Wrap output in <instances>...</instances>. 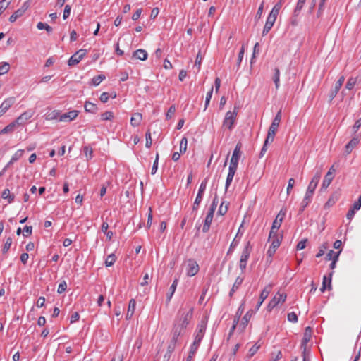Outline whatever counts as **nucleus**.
Here are the masks:
<instances>
[{"instance_id": "nucleus-1", "label": "nucleus", "mask_w": 361, "mask_h": 361, "mask_svg": "<svg viewBox=\"0 0 361 361\" xmlns=\"http://www.w3.org/2000/svg\"><path fill=\"white\" fill-rule=\"evenodd\" d=\"M192 312L193 308H190V310L187 312H183L180 314V317L175 320L172 329V333H176V334L180 336L189 324V321L192 317Z\"/></svg>"}, {"instance_id": "nucleus-2", "label": "nucleus", "mask_w": 361, "mask_h": 361, "mask_svg": "<svg viewBox=\"0 0 361 361\" xmlns=\"http://www.w3.org/2000/svg\"><path fill=\"white\" fill-rule=\"evenodd\" d=\"M207 326L205 324L202 323L198 325L197 330L195 334V340L190 348V357H192L196 351L197 350L200 343L204 337V332L206 331Z\"/></svg>"}, {"instance_id": "nucleus-3", "label": "nucleus", "mask_w": 361, "mask_h": 361, "mask_svg": "<svg viewBox=\"0 0 361 361\" xmlns=\"http://www.w3.org/2000/svg\"><path fill=\"white\" fill-rule=\"evenodd\" d=\"M238 107L235 106L233 111H228L226 113L224 119L223 121L222 127L232 130L235 122L238 115Z\"/></svg>"}, {"instance_id": "nucleus-4", "label": "nucleus", "mask_w": 361, "mask_h": 361, "mask_svg": "<svg viewBox=\"0 0 361 361\" xmlns=\"http://www.w3.org/2000/svg\"><path fill=\"white\" fill-rule=\"evenodd\" d=\"M207 179L203 180L199 187L198 192L193 203L192 210L196 211L198 209L199 205L201 203L203 197V195L207 188Z\"/></svg>"}, {"instance_id": "nucleus-5", "label": "nucleus", "mask_w": 361, "mask_h": 361, "mask_svg": "<svg viewBox=\"0 0 361 361\" xmlns=\"http://www.w3.org/2000/svg\"><path fill=\"white\" fill-rule=\"evenodd\" d=\"M286 215V211H283L282 209L277 214L276 219L273 221L271 230H270V237L274 236L275 233H278L279 228L281 227V223L283 220V218Z\"/></svg>"}, {"instance_id": "nucleus-6", "label": "nucleus", "mask_w": 361, "mask_h": 361, "mask_svg": "<svg viewBox=\"0 0 361 361\" xmlns=\"http://www.w3.org/2000/svg\"><path fill=\"white\" fill-rule=\"evenodd\" d=\"M87 54V49H81L78 50L70 57L68 61V65L72 66L78 64Z\"/></svg>"}, {"instance_id": "nucleus-7", "label": "nucleus", "mask_w": 361, "mask_h": 361, "mask_svg": "<svg viewBox=\"0 0 361 361\" xmlns=\"http://www.w3.org/2000/svg\"><path fill=\"white\" fill-rule=\"evenodd\" d=\"M286 294L277 293L274 297L269 301L267 309L269 311H271L274 309L278 304L281 302H284L286 299Z\"/></svg>"}, {"instance_id": "nucleus-8", "label": "nucleus", "mask_w": 361, "mask_h": 361, "mask_svg": "<svg viewBox=\"0 0 361 361\" xmlns=\"http://www.w3.org/2000/svg\"><path fill=\"white\" fill-rule=\"evenodd\" d=\"M240 149H241V144L238 143L233 150L231 162H230V166H233L235 168H238V161L240 157Z\"/></svg>"}, {"instance_id": "nucleus-9", "label": "nucleus", "mask_w": 361, "mask_h": 361, "mask_svg": "<svg viewBox=\"0 0 361 361\" xmlns=\"http://www.w3.org/2000/svg\"><path fill=\"white\" fill-rule=\"evenodd\" d=\"M320 178H321V172L318 171L315 173V175L312 178V180L309 183L306 192H307L310 195H313L314 192V190L318 185V183L320 180Z\"/></svg>"}, {"instance_id": "nucleus-10", "label": "nucleus", "mask_w": 361, "mask_h": 361, "mask_svg": "<svg viewBox=\"0 0 361 361\" xmlns=\"http://www.w3.org/2000/svg\"><path fill=\"white\" fill-rule=\"evenodd\" d=\"M29 5L27 2H25L23 6L16 10L9 18V21L11 23L15 22L18 18L21 17L28 8Z\"/></svg>"}, {"instance_id": "nucleus-11", "label": "nucleus", "mask_w": 361, "mask_h": 361, "mask_svg": "<svg viewBox=\"0 0 361 361\" xmlns=\"http://www.w3.org/2000/svg\"><path fill=\"white\" fill-rule=\"evenodd\" d=\"M15 97H8L6 99L0 106V117L2 116L15 103Z\"/></svg>"}, {"instance_id": "nucleus-12", "label": "nucleus", "mask_w": 361, "mask_h": 361, "mask_svg": "<svg viewBox=\"0 0 361 361\" xmlns=\"http://www.w3.org/2000/svg\"><path fill=\"white\" fill-rule=\"evenodd\" d=\"M281 110H279L276 113L274 118L273 119V121H272V122L271 123V126H269V128L268 131L276 133V132L278 130V128H279V124L281 123Z\"/></svg>"}, {"instance_id": "nucleus-13", "label": "nucleus", "mask_w": 361, "mask_h": 361, "mask_svg": "<svg viewBox=\"0 0 361 361\" xmlns=\"http://www.w3.org/2000/svg\"><path fill=\"white\" fill-rule=\"evenodd\" d=\"M33 116V111L32 110H28L20 114L16 120L15 122L17 125H23L27 121L32 118Z\"/></svg>"}, {"instance_id": "nucleus-14", "label": "nucleus", "mask_w": 361, "mask_h": 361, "mask_svg": "<svg viewBox=\"0 0 361 361\" xmlns=\"http://www.w3.org/2000/svg\"><path fill=\"white\" fill-rule=\"evenodd\" d=\"M334 271H331L328 276H324L323 277V281L322 287L320 288V291L324 293L325 290L327 288L329 290L331 289V279L333 276Z\"/></svg>"}, {"instance_id": "nucleus-15", "label": "nucleus", "mask_w": 361, "mask_h": 361, "mask_svg": "<svg viewBox=\"0 0 361 361\" xmlns=\"http://www.w3.org/2000/svg\"><path fill=\"white\" fill-rule=\"evenodd\" d=\"M345 81L344 76H341L338 80L336 81L335 86L333 90H331L330 92V97L331 99H333L337 94V93L339 92L341 87H342L343 82Z\"/></svg>"}, {"instance_id": "nucleus-16", "label": "nucleus", "mask_w": 361, "mask_h": 361, "mask_svg": "<svg viewBox=\"0 0 361 361\" xmlns=\"http://www.w3.org/2000/svg\"><path fill=\"white\" fill-rule=\"evenodd\" d=\"M251 252H252V245H251L250 241H247L246 243V244L245 245V247L242 251L240 259L243 260L244 262H247Z\"/></svg>"}, {"instance_id": "nucleus-17", "label": "nucleus", "mask_w": 361, "mask_h": 361, "mask_svg": "<svg viewBox=\"0 0 361 361\" xmlns=\"http://www.w3.org/2000/svg\"><path fill=\"white\" fill-rule=\"evenodd\" d=\"M341 194L338 191H336L333 192L329 197V200L324 204V209H328L331 207H332L340 198Z\"/></svg>"}, {"instance_id": "nucleus-18", "label": "nucleus", "mask_w": 361, "mask_h": 361, "mask_svg": "<svg viewBox=\"0 0 361 361\" xmlns=\"http://www.w3.org/2000/svg\"><path fill=\"white\" fill-rule=\"evenodd\" d=\"M78 115V111L76 110L71 111L67 113L63 114L59 117L60 121H71L75 119Z\"/></svg>"}, {"instance_id": "nucleus-19", "label": "nucleus", "mask_w": 361, "mask_h": 361, "mask_svg": "<svg viewBox=\"0 0 361 361\" xmlns=\"http://www.w3.org/2000/svg\"><path fill=\"white\" fill-rule=\"evenodd\" d=\"M237 168L230 166L228 167V173L226 177V183H225V191L228 190V188L231 184V182L233 179L235 173L236 172Z\"/></svg>"}, {"instance_id": "nucleus-20", "label": "nucleus", "mask_w": 361, "mask_h": 361, "mask_svg": "<svg viewBox=\"0 0 361 361\" xmlns=\"http://www.w3.org/2000/svg\"><path fill=\"white\" fill-rule=\"evenodd\" d=\"M312 329L310 326H307L305 329V332L303 334V338L302 340L301 347L304 348V352L305 351L306 345L307 343L310 341L312 337Z\"/></svg>"}, {"instance_id": "nucleus-21", "label": "nucleus", "mask_w": 361, "mask_h": 361, "mask_svg": "<svg viewBox=\"0 0 361 361\" xmlns=\"http://www.w3.org/2000/svg\"><path fill=\"white\" fill-rule=\"evenodd\" d=\"M360 142L358 136L353 137L350 141L345 146V152L346 154L351 153L352 150L356 147Z\"/></svg>"}, {"instance_id": "nucleus-22", "label": "nucleus", "mask_w": 361, "mask_h": 361, "mask_svg": "<svg viewBox=\"0 0 361 361\" xmlns=\"http://www.w3.org/2000/svg\"><path fill=\"white\" fill-rule=\"evenodd\" d=\"M313 195H310L307 192H305V197L300 204V207L299 209V214H301L305 208L310 204L311 202Z\"/></svg>"}, {"instance_id": "nucleus-23", "label": "nucleus", "mask_w": 361, "mask_h": 361, "mask_svg": "<svg viewBox=\"0 0 361 361\" xmlns=\"http://www.w3.org/2000/svg\"><path fill=\"white\" fill-rule=\"evenodd\" d=\"M199 271V266L195 261L190 260L188 264V269L187 271V275L189 276H193L197 274Z\"/></svg>"}, {"instance_id": "nucleus-24", "label": "nucleus", "mask_w": 361, "mask_h": 361, "mask_svg": "<svg viewBox=\"0 0 361 361\" xmlns=\"http://www.w3.org/2000/svg\"><path fill=\"white\" fill-rule=\"evenodd\" d=\"M271 290V286L265 287L260 293L259 300L256 305V308L258 310L262 305L264 300L268 297Z\"/></svg>"}, {"instance_id": "nucleus-25", "label": "nucleus", "mask_w": 361, "mask_h": 361, "mask_svg": "<svg viewBox=\"0 0 361 361\" xmlns=\"http://www.w3.org/2000/svg\"><path fill=\"white\" fill-rule=\"evenodd\" d=\"M282 235H279L278 233H275V235L274 236L270 237V234L269 235V240L271 242V247H272L273 249H276L280 246L281 240H282Z\"/></svg>"}, {"instance_id": "nucleus-26", "label": "nucleus", "mask_w": 361, "mask_h": 361, "mask_svg": "<svg viewBox=\"0 0 361 361\" xmlns=\"http://www.w3.org/2000/svg\"><path fill=\"white\" fill-rule=\"evenodd\" d=\"M148 56L147 52L145 49H137L133 53V58L139 59L141 61L147 60Z\"/></svg>"}, {"instance_id": "nucleus-27", "label": "nucleus", "mask_w": 361, "mask_h": 361, "mask_svg": "<svg viewBox=\"0 0 361 361\" xmlns=\"http://www.w3.org/2000/svg\"><path fill=\"white\" fill-rule=\"evenodd\" d=\"M135 305H136V302H135V299H131L129 301L128 311H127V314L126 316V319L127 320H129L132 318V317L135 312Z\"/></svg>"}, {"instance_id": "nucleus-28", "label": "nucleus", "mask_w": 361, "mask_h": 361, "mask_svg": "<svg viewBox=\"0 0 361 361\" xmlns=\"http://www.w3.org/2000/svg\"><path fill=\"white\" fill-rule=\"evenodd\" d=\"M178 279H175L169 288V292L166 294V303H169L178 286Z\"/></svg>"}, {"instance_id": "nucleus-29", "label": "nucleus", "mask_w": 361, "mask_h": 361, "mask_svg": "<svg viewBox=\"0 0 361 361\" xmlns=\"http://www.w3.org/2000/svg\"><path fill=\"white\" fill-rule=\"evenodd\" d=\"M214 215L210 214H207L206 218L204 221V224L202 226V232L207 233L210 228V226L212 224L213 220Z\"/></svg>"}, {"instance_id": "nucleus-30", "label": "nucleus", "mask_w": 361, "mask_h": 361, "mask_svg": "<svg viewBox=\"0 0 361 361\" xmlns=\"http://www.w3.org/2000/svg\"><path fill=\"white\" fill-rule=\"evenodd\" d=\"M333 178L334 176L332 175V172L329 171L325 175L324 178L322 181V189H326L331 184Z\"/></svg>"}, {"instance_id": "nucleus-31", "label": "nucleus", "mask_w": 361, "mask_h": 361, "mask_svg": "<svg viewBox=\"0 0 361 361\" xmlns=\"http://www.w3.org/2000/svg\"><path fill=\"white\" fill-rule=\"evenodd\" d=\"M275 21H276V20H273V19L267 17L266 23H265L263 30H262L263 36L268 34V32L270 31V30L273 27Z\"/></svg>"}, {"instance_id": "nucleus-32", "label": "nucleus", "mask_w": 361, "mask_h": 361, "mask_svg": "<svg viewBox=\"0 0 361 361\" xmlns=\"http://www.w3.org/2000/svg\"><path fill=\"white\" fill-rule=\"evenodd\" d=\"M142 118V116L141 114L135 113L130 118V124L134 127H137L140 126Z\"/></svg>"}, {"instance_id": "nucleus-33", "label": "nucleus", "mask_w": 361, "mask_h": 361, "mask_svg": "<svg viewBox=\"0 0 361 361\" xmlns=\"http://www.w3.org/2000/svg\"><path fill=\"white\" fill-rule=\"evenodd\" d=\"M84 107L85 111L88 113L96 114L98 111L97 105L90 102H86Z\"/></svg>"}, {"instance_id": "nucleus-34", "label": "nucleus", "mask_w": 361, "mask_h": 361, "mask_svg": "<svg viewBox=\"0 0 361 361\" xmlns=\"http://www.w3.org/2000/svg\"><path fill=\"white\" fill-rule=\"evenodd\" d=\"M24 153L23 149H18L17 150L15 154L12 156L11 160L9 162L6 164L8 167H9L12 164H13L15 161H18L19 159H20Z\"/></svg>"}, {"instance_id": "nucleus-35", "label": "nucleus", "mask_w": 361, "mask_h": 361, "mask_svg": "<svg viewBox=\"0 0 361 361\" xmlns=\"http://www.w3.org/2000/svg\"><path fill=\"white\" fill-rule=\"evenodd\" d=\"M1 197L4 200H7L8 202L11 204L14 201L15 195L11 194L9 189H5L1 193Z\"/></svg>"}, {"instance_id": "nucleus-36", "label": "nucleus", "mask_w": 361, "mask_h": 361, "mask_svg": "<svg viewBox=\"0 0 361 361\" xmlns=\"http://www.w3.org/2000/svg\"><path fill=\"white\" fill-rule=\"evenodd\" d=\"M306 0H298L296 6L294 9V16L298 17L302 9Z\"/></svg>"}, {"instance_id": "nucleus-37", "label": "nucleus", "mask_w": 361, "mask_h": 361, "mask_svg": "<svg viewBox=\"0 0 361 361\" xmlns=\"http://www.w3.org/2000/svg\"><path fill=\"white\" fill-rule=\"evenodd\" d=\"M218 203H219V200H218V196L216 194L213 200H212V202L209 207V209L208 210V212L207 214H214V212L216 209V207L218 205Z\"/></svg>"}, {"instance_id": "nucleus-38", "label": "nucleus", "mask_w": 361, "mask_h": 361, "mask_svg": "<svg viewBox=\"0 0 361 361\" xmlns=\"http://www.w3.org/2000/svg\"><path fill=\"white\" fill-rule=\"evenodd\" d=\"M16 123L15 122V121L11 123H9L8 125H7L6 127H4L1 131H0V134L1 135H3V134H6V133H11V132H13L15 129V127L16 126Z\"/></svg>"}, {"instance_id": "nucleus-39", "label": "nucleus", "mask_w": 361, "mask_h": 361, "mask_svg": "<svg viewBox=\"0 0 361 361\" xmlns=\"http://www.w3.org/2000/svg\"><path fill=\"white\" fill-rule=\"evenodd\" d=\"M273 80L276 88L278 89L280 86V71L278 68H274Z\"/></svg>"}, {"instance_id": "nucleus-40", "label": "nucleus", "mask_w": 361, "mask_h": 361, "mask_svg": "<svg viewBox=\"0 0 361 361\" xmlns=\"http://www.w3.org/2000/svg\"><path fill=\"white\" fill-rule=\"evenodd\" d=\"M116 259V257L114 254L108 255L105 259V265L106 267H111L114 265Z\"/></svg>"}, {"instance_id": "nucleus-41", "label": "nucleus", "mask_w": 361, "mask_h": 361, "mask_svg": "<svg viewBox=\"0 0 361 361\" xmlns=\"http://www.w3.org/2000/svg\"><path fill=\"white\" fill-rule=\"evenodd\" d=\"M114 118V113L110 111H106L101 114V118L102 121H111Z\"/></svg>"}, {"instance_id": "nucleus-42", "label": "nucleus", "mask_w": 361, "mask_h": 361, "mask_svg": "<svg viewBox=\"0 0 361 361\" xmlns=\"http://www.w3.org/2000/svg\"><path fill=\"white\" fill-rule=\"evenodd\" d=\"M37 27L39 30L44 29L48 33H51L53 31V28L51 26L42 22H39L37 25Z\"/></svg>"}, {"instance_id": "nucleus-43", "label": "nucleus", "mask_w": 361, "mask_h": 361, "mask_svg": "<svg viewBox=\"0 0 361 361\" xmlns=\"http://www.w3.org/2000/svg\"><path fill=\"white\" fill-rule=\"evenodd\" d=\"M106 78L104 75H98L92 79V84L94 86L99 85Z\"/></svg>"}, {"instance_id": "nucleus-44", "label": "nucleus", "mask_w": 361, "mask_h": 361, "mask_svg": "<svg viewBox=\"0 0 361 361\" xmlns=\"http://www.w3.org/2000/svg\"><path fill=\"white\" fill-rule=\"evenodd\" d=\"M12 0H1L0 1V16L8 8Z\"/></svg>"}, {"instance_id": "nucleus-45", "label": "nucleus", "mask_w": 361, "mask_h": 361, "mask_svg": "<svg viewBox=\"0 0 361 361\" xmlns=\"http://www.w3.org/2000/svg\"><path fill=\"white\" fill-rule=\"evenodd\" d=\"M10 69V65L7 62H3L0 65V75H4L8 72Z\"/></svg>"}, {"instance_id": "nucleus-46", "label": "nucleus", "mask_w": 361, "mask_h": 361, "mask_svg": "<svg viewBox=\"0 0 361 361\" xmlns=\"http://www.w3.org/2000/svg\"><path fill=\"white\" fill-rule=\"evenodd\" d=\"M83 152L86 157L87 160H90L92 158L93 150L92 147L89 146H85L83 147Z\"/></svg>"}, {"instance_id": "nucleus-47", "label": "nucleus", "mask_w": 361, "mask_h": 361, "mask_svg": "<svg viewBox=\"0 0 361 361\" xmlns=\"http://www.w3.org/2000/svg\"><path fill=\"white\" fill-rule=\"evenodd\" d=\"M239 243L240 240H237L236 235L230 245L229 249L227 252V255H230L233 251V250L238 245Z\"/></svg>"}, {"instance_id": "nucleus-48", "label": "nucleus", "mask_w": 361, "mask_h": 361, "mask_svg": "<svg viewBox=\"0 0 361 361\" xmlns=\"http://www.w3.org/2000/svg\"><path fill=\"white\" fill-rule=\"evenodd\" d=\"M188 139L183 137L180 142V153L185 152L187 149Z\"/></svg>"}, {"instance_id": "nucleus-49", "label": "nucleus", "mask_w": 361, "mask_h": 361, "mask_svg": "<svg viewBox=\"0 0 361 361\" xmlns=\"http://www.w3.org/2000/svg\"><path fill=\"white\" fill-rule=\"evenodd\" d=\"M59 116L60 117L59 111H52L46 114V119L47 120H54V119L58 118Z\"/></svg>"}, {"instance_id": "nucleus-50", "label": "nucleus", "mask_w": 361, "mask_h": 361, "mask_svg": "<svg viewBox=\"0 0 361 361\" xmlns=\"http://www.w3.org/2000/svg\"><path fill=\"white\" fill-rule=\"evenodd\" d=\"M12 244V238L8 237L6 238V242L4 243V247L2 249L3 253H6L9 249L11 248Z\"/></svg>"}, {"instance_id": "nucleus-51", "label": "nucleus", "mask_w": 361, "mask_h": 361, "mask_svg": "<svg viewBox=\"0 0 361 361\" xmlns=\"http://www.w3.org/2000/svg\"><path fill=\"white\" fill-rule=\"evenodd\" d=\"M212 94H213V87H211L210 90L207 94L206 99H205V104H204V111L207 109V107L209 104L211 98L212 97Z\"/></svg>"}, {"instance_id": "nucleus-52", "label": "nucleus", "mask_w": 361, "mask_h": 361, "mask_svg": "<svg viewBox=\"0 0 361 361\" xmlns=\"http://www.w3.org/2000/svg\"><path fill=\"white\" fill-rule=\"evenodd\" d=\"M175 112H176V106L174 105L171 106L166 112V118L171 119L175 114Z\"/></svg>"}, {"instance_id": "nucleus-53", "label": "nucleus", "mask_w": 361, "mask_h": 361, "mask_svg": "<svg viewBox=\"0 0 361 361\" xmlns=\"http://www.w3.org/2000/svg\"><path fill=\"white\" fill-rule=\"evenodd\" d=\"M275 135H276V133L268 131L267 137H266L264 143L267 145H269V142L271 143L274 140Z\"/></svg>"}, {"instance_id": "nucleus-54", "label": "nucleus", "mask_w": 361, "mask_h": 361, "mask_svg": "<svg viewBox=\"0 0 361 361\" xmlns=\"http://www.w3.org/2000/svg\"><path fill=\"white\" fill-rule=\"evenodd\" d=\"M328 248V243H323L320 247H319V252L316 255V257L319 258L320 257H322L324 254V252L325 250Z\"/></svg>"}, {"instance_id": "nucleus-55", "label": "nucleus", "mask_w": 361, "mask_h": 361, "mask_svg": "<svg viewBox=\"0 0 361 361\" xmlns=\"http://www.w3.org/2000/svg\"><path fill=\"white\" fill-rule=\"evenodd\" d=\"M145 138H146V143H145V147L147 148H150L151 146H152V137H151V133H150V131L149 130H148L147 132H146V134H145Z\"/></svg>"}, {"instance_id": "nucleus-56", "label": "nucleus", "mask_w": 361, "mask_h": 361, "mask_svg": "<svg viewBox=\"0 0 361 361\" xmlns=\"http://www.w3.org/2000/svg\"><path fill=\"white\" fill-rule=\"evenodd\" d=\"M287 319H288V322H292V323H296L298 319L297 314L294 312L288 313V316H287Z\"/></svg>"}, {"instance_id": "nucleus-57", "label": "nucleus", "mask_w": 361, "mask_h": 361, "mask_svg": "<svg viewBox=\"0 0 361 361\" xmlns=\"http://www.w3.org/2000/svg\"><path fill=\"white\" fill-rule=\"evenodd\" d=\"M158 164H159V154L157 153L156 155L155 160L153 163V166H152V171H151V173L152 175L156 173L157 169H158Z\"/></svg>"}, {"instance_id": "nucleus-58", "label": "nucleus", "mask_w": 361, "mask_h": 361, "mask_svg": "<svg viewBox=\"0 0 361 361\" xmlns=\"http://www.w3.org/2000/svg\"><path fill=\"white\" fill-rule=\"evenodd\" d=\"M243 279H244L243 277L238 276L235 279V281L232 287L238 290L240 288V286H241V284L243 283Z\"/></svg>"}, {"instance_id": "nucleus-59", "label": "nucleus", "mask_w": 361, "mask_h": 361, "mask_svg": "<svg viewBox=\"0 0 361 361\" xmlns=\"http://www.w3.org/2000/svg\"><path fill=\"white\" fill-rule=\"evenodd\" d=\"M282 357V353L280 350H278L276 353H271V359L270 361H278Z\"/></svg>"}, {"instance_id": "nucleus-60", "label": "nucleus", "mask_w": 361, "mask_h": 361, "mask_svg": "<svg viewBox=\"0 0 361 361\" xmlns=\"http://www.w3.org/2000/svg\"><path fill=\"white\" fill-rule=\"evenodd\" d=\"M67 288V284L65 281H63L61 282L58 286L57 292L58 293H63Z\"/></svg>"}, {"instance_id": "nucleus-61", "label": "nucleus", "mask_w": 361, "mask_h": 361, "mask_svg": "<svg viewBox=\"0 0 361 361\" xmlns=\"http://www.w3.org/2000/svg\"><path fill=\"white\" fill-rule=\"evenodd\" d=\"M224 202H222L219 208V210H218V214L219 215H224L227 211H228V203L224 207Z\"/></svg>"}, {"instance_id": "nucleus-62", "label": "nucleus", "mask_w": 361, "mask_h": 361, "mask_svg": "<svg viewBox=\"0 0 361 361\" xmlns=\"http://www.w3.org/2000/svg\"><path fill=\"white\" fill-rule=\"evenodd\" d=\"M360 207H361V195H360L358 200L353 203V207L350 209H352L353 210L356 212V211L359 210L360 209Z\"/></svg>"}, {"instance_id": "nucleus-63", "label": "nucleus", "mask_w": 361, "mask_h": 361, "mask_svg": "<svg viewBox=\"0 0 361 361\" xmlns=\"http://www.w3.org/2000/svg\"><path fill=\"white\" fill-rule=\"evenodd\" d=\"M71 7L70 5H66L65 6V8H64V10H63V18L64 20H66V18H68L70 16V13H71Z\"/></svg>"}, {"instance_id": "nucleus-64", "label": "nucleus", "mask_w": 361, "mask_h": 361, "mask_svg": "<svg viewBox=\"0 0 361 361\" xmlns=\"http://www.w3.org/2000/svg\"><path fill=\"white\" fill-rule=\"evenodd\" d=\"M32 227L31 226H25L23 228V235L28 237L32 234Z\"/></svg>"}]
</instances>
